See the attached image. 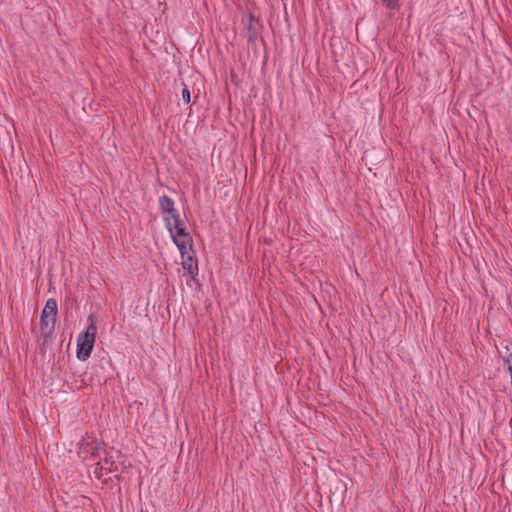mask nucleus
I'll return each instance as SVG.
<instances>
[{"label": "nucleus", "instance_id": "14", "mask_svg": "<svg viewBox=\"0 0 512 512\" xmlns=\"http://www.w3.org/2000/svg\"><path fill=\"white\" fill-rule=\"evenodd\" d=\"M182 99L184 100V102L186 104L190 103L191 101V94H190V90L188 89L187 86H185L182 90Z\"/></svg>", "mask_w": 512, "mask_h": 512}, {"label": "nucleus", "instance_id": "16", "mask_svg": "<svg viewBox=\"0 0 512 512\" xmlns=\"http://www.w3.org/2000/svg\"><path fill=\"white\" fill-rule=\"evenodd\" d=\"M254 36H255L254 34H250L248 37L249 41L253 40Z\"/></svg>", "mask_w": 512, "mask_h": 512}, {"label": "nucleus", "instance_id": "10", "mask_svg": "<svg viewBox=\"0 0 512 512\" xmlns=\"http://www.w3.org/2000/svg\"><path fill=\"white\" fill-rule=\"evenodd\" d=\"M176 216H180L176 208H174L173 212L163 214V220L170 233H172V220H174Z\"/></svg>", "mask_w": 512, "mask_h": 512}, {"label": "nucleus", "instance_id": "12", "mask_svg": "<svg viewBox=\"0 0 512 512\" xmlns=\"http://www.w3.org/2000/svg\"><path fill=\"white\" fill-rule=\"evenodd\" d=\"M186 227L185 226V223L184 221L180 218V216H176L174 220H172V232L174 230H177L179 228H184Z\"/></svg>", "mask_w": 512, "mask_h": 512}, {"label": "nucleus", "instance_id": "13", "mask_svg": "<svg viewBox=\"0 0 512 512\" xmlns=\"http://www.w3.org/2000/svg\"><path fill=\"white\" fill-rule=\"evenodd\" d=\"M382 4L389 9H396L399 6V0H381Z\"/></svg>", "mask_w": 512, "mask_h": 512}, {"label": "nucleus", "instance_id": "8", "mask_svg": "<svg viewBox=\"0 0 512 512\" xmlns=\"http://www.w3.org/2000/svg\"><path fill=\"white\" fill-rule=\"evenodd\" d=\"M106 471V473H111L117 470V465L115 463H111L110 466H103L101 463V460H99L96 463V466L93 470V474L97 479H100L103 476V471Z\"/></svg>", "mask_w": 512, "mask_h": 512}, {"label": "nucleus", "instance_id": "1", "mask_svg": "<svg viewBox=\"0 0 512 512\" xmlns=\"http://www.w3.org/2000/svg\"><path fill=\"white\" fill-rule=\"evenodd\" d=\"M57 301L49 298L42 310L40 317V330L44 339L51 337L57 318Z\"/></svg>", "mask_w": 512, "mask_h": 512}, {"label": "nucleus", "instance_id": "4", "mask_svg": "<svg viewBox=\"0 0 512 512\" xmlns=\"http://www.w3.org/2000/svg\"><path fill=\"white\" fill-rule=\"evenodd\" d=\"M498 352L502 358L506 371L512 372V342L509 340L501 341Z\"/></svg>", "mask_w": 512, "mask_h": 512}, {"label": "nucleus", "instance_id": "6", "mask_svg": "<svg viewBox=\"0 0 512 512\" xmlns=\"http://www.w3.org/2000/svg\"><path fill=\"white\" fill-rule=\"evenodd\" d=\"M173 242L178 247L182 258L186 257V255L189 254V250H192L193 240H181L176 237H173Z\"/></svg>", "mask_w": 512, "mask_h": 512}, {"label": "nucleus", "instance_id": "9", "mask_svg": "<svg viewBox=\"0 0 512 512\" xmlns=\"http://www.w3.org/2000/svg\"><path fill=\"white\" fill-rule=\"evenodd\" d=\"M88 322H89V325L87 327V330L85 332H83L82 334L88 335L90 338L95 339L96 333H97V326H96V323L94 320V316L92 314L88 316Z\"/></svg>", "mask_w": 512, "mask_h": 512}, {"label": "nucleus", "instance_id": "5", "mask_svg": "<svg viewBox=\"0 0 512 512\" xmlns=\"http://www.w3.org/2000/svg\"><path fill=\"white\" fill-rule=\"evenodd\" d=\"M182 266L191 278L194 279L195 276L198 275L197 260L194 259L192 255L188 254L186 257L182 258Z\"/></svg>", "mask_w": 512, "mask_h": 512}, {"label": "nucleus", "instance_id": "3", "mask_svg": "<svg viewBox=\"0 0 512 512\" xmlns=\"http://www.w3.org/2000/svg\"><path fill=\"white\" fill-rule=\"evenodd\" d=\"M95 339L88 335H79L77 339V358L81 361L87 360L93 350Z\"/></svg>", "mask_w": 512, "mask_h": 512}, {"label": "nucleus", "instance_id": "11", "mask_svg": "<svg viewBox=\"0 0 512 512\" xmlns=\"http://www.w3.org/2000/svg\"><path fill=\"white\" fill-rule=\"evenodd\" d=\"M171 236L172 238L173 237H176L178 239H181V240H190L192 241V237L191 235L186 231V227L184 228H179L177 230H175V233H171Z\"/></svg>", "mask_w": 512, "mask_h": 512}, {"label": "nucleus", "instance_id": "15", "mask_svg": "<svg viewBox=\"0 0 512 512\" xmlns=\"http://www.w3.org/2000/svg\"><path fill=\"white\" fill-rule=\"evenodd\" d=\"M105 455L104 459H103V466L107 467V466H110L111 463H114L113 461H111L109 458H108V453H103Z\"/></svg>", "mask_w": 512, "mask_h": 512}, {"label": "nucleus", "instance_id": "7", "mask_svg": "<svg viewBox=\"0 0 512 512\" xmlns=\"http://www.w3.org/2000/svg\"><path fill=\"white\" fill-rule=\"evenodd\" d=\"M159 208L162 214L174 211V201L167 195H163L159 198Z\"/></svg>", "mask_w": 512, "mask_h": 512}, {"label": "nucleus", "instance_id": "2", "mask_svg": "<svg viewBox=\"0 0 512 512\" xmlns=\"http://www.w3.org/2000/svg\"><path fill=\"white\" fill-rule=\"evenodd\" d=\"M105 442L98 439L83 441L78 449V456L83 460L100 458L106 453Z\"/></svg>", "mask_w": 512, "mask_h": 512}]
</instances>
